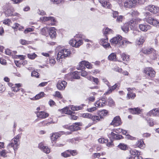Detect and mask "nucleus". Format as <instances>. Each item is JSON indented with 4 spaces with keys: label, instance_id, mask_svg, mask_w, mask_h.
<instances>
[{
    "label": "nucleus",
    "instance_id": "1",
    "mask_svg": "<svg viewBox=\"0 0 159 159\" xmlns=\"http://www.w3.org/2000/svg\"><path fill=\"white\" fill-rule=\"evenodd\" d=\"M71 52L70 49H65L61 46H58L55 49V54L57 55V60H60L62 59L70 56Z\"/></svg>",
    "mask_w": 159,
    "mask_h": 159
},
{
    "label": "nucleus",
    "instance_id": "2",
    "mask_svg": "<svg viewBox=\"0 0 159 159\" xmlns=\"http://www.w3.org/2000/svg\"><path fill=\"white\" fill-rule=\"evenodd\" d=\"M20 135H18L14 139H12L11 143L9 144L7 146L8 149H10L12 148L15 151L16 150L20 143Z\"/></svg>",
    "mask_w": 159,
    "mask_h": 159
},
{
    "label": "nucleus",
    "instance_id": "3",
    "mask_svg": "<svg viewBox=\"0 0 159 159\" xmlns=\"http://www.w3.org/2000/svg\"><path fill=\"white\" fill-rule=\"evenodd\" d=\"M140 0H125L123 3L124 6L125 8H132L137 2L139 3Z\"/></svg>",
    "mask_w": 159,
    "mask_h": 159
},
{
    "label": "nucleus",
    "instance_id": "4",
    "mask_svg": "<svg viewBox=\"0 0 159 159\" xmlns=\"http://www.w3.org/2000/svg\"><path fill=\"white\" fill-rule=\"evenodd\" d=\"M141 52L145 54H152L153 57H152V59H154L156 57V55L157 54L156 51L152 48H143L141 51Z\"/></svg>",
    "mask_w": 159,
    "mask_h": 159
},
{
    "label": "nucleus",
    "instance_id": "5",
    "mask_svg": "<svg viewBox=\"0 0 159 159\" xmlns=\"http://www.w3.org/2000/svg\"><path fill=\"white\" fill-rule=\"evenodd\" d=\"M122 39V37L118 35L111 39L110 40V42L112 45H115L118 47H120L121 46Z\"/></svg>",
    "mask_w": 159,
    "mask_h": 159
},
{
    "label": "nucleus",
    "instance_id": "6",
    "mask_svg": "<svg viewBox=\"0 0 159 159\" xmlns=\"http://www.w3.org/2000/svg\"><path fill=\"white\" fill-rule=\"evenodd\" d=\"M107 102L105 96L101 97L99 100L97 101L94 104L95 107H102L106 105Z\"/></svg>",
    "mask_w": 159,
    "mask_h": 159
},
{
    "label": "nucleus",
    "instance_id": "7",
    "mask_svg": "<svg viewBox=\"0 0 159 159\" xmlns=\"http://www.w3.org/2000/svg\"><path fill=\"white\" fill-rule=\"evenodd\" d=\"M69 43L72 47L78 48L83 44V41L82 40H78L75 39H73L70 41Z\"/></svg>",
    "mask_w": 159,
    "mask_h": 159
},
{
    "label": "nucleus",
    "instance_id": "8",
    "mask_svg": "<svg viewBox=\"0 0 159 159\" xmlns=\"http://www.w3.org/2000/svg\"><path fill=\"white\" fill-rule=\"evenodd\" d=\"M143 72L145 74L150 77H154L155 76V72L153 69L150 67L145 68L143 70Z\"/></svg>",
    "mask_w": 159,
    "mask_h": 159
},
{
    "label": "nucleus",
    "instance_id": "9",
    "mask_svg": "<svg viewBox=\"0 0 159 159\" xmlns=\"http://www.w3.org/2000/svg\"><path fill=\"white\" fill-rule=\"evenodd\" d=\"M4 9L5 10V14L7 16H12L13 13V9H11V6L9 3H6L4 6Z\"/></svg>",
    "mask_w": 159,
    "mask_h": 159
},
{
    "label": "nucleus",
    "instance_id": "10",
    "mask_svg": "<svg viewBox=\"0 0 159 159\" xmlns=\"http://www.w3.org/2000/svg\"><path fill=\"white\" fill-rule=\"evenodd\" d=\"M80 72L75 71L67 75V77L69 80H71L73 79H78L80 78Z\"/></svg>",
    "mask_w": 159,
    "mask_h": 159
},
{
    "label": "nucleus",
    "instance_id": "11",
    "mask_svg": "<svg viewBox=\"0 0 159 159\" xmlns=\"http://www.w3.org/2000/svg\"><path fill=\"white\" fill-rule=\"evenodd\" d=\"M145 9L146 10H148L154 14L159 12V7L154 5H148L146 7Z\"/></svg>",
    "mask_w": 159,
    "mask_h": 159
},
{
    "label": "nucleus",
    "instance_id": "12",
    "mask_svg": "<svg viewBox=\"0 0 159 159\" xmlns=\"http://www.w3.org/2000/svg\"><path fill=\"white\" fill-rule=\"evenodd\" d=\"M86 66L87 68L91 69L92 68V65L88 61H83L80 62L79 63V69L81 70Z\"/></svg>",
    "mask_w": 159,
    "mask_h": 159
},
{
    "label": "nucleus",
    "instance_id": "13",
    "mask_svg": "<svg viewBox=\"0 0 159 159\" xmlns=\"http://www.w3.org/2000/svg\"><path fill=\"white\" fill-rule=\"evenodd\" d=\"M40 19L44 21H50L51 22V25H55L56 20L55 18L52 16L45 17L43 16L40 18Z\"/></svg>",
    "mask_w": 159,
    "mask_h": 159
},
{
    "label": "nucleus",
    "instance_id": "14",
    "mask_svg": "<svg viewBox=\"0 0 159 159\" xmlns=\"http://www.w3.org/2000/svg\"><path fill=\"white\" fill-rule=\"evenodd\" d=\"M38 147L42 151L46 154H48L50 152V150L49 148L45 145L42 143L39 144Z\"/></svg>",
    "mask_w": 159,
    "mask_h": 159
},
{
    "label": "nucleus",
    "instance_id": "15",
    "mask_svg": "<svg viewBox=\"0 0 159 159\" xmlns=\"http://www.w3.org/2000/svg\"><path fill=\"white\" fill-rule=\"evenodd\" d=\"M67 82L64 80H59L57 83V86L59 90H63L66 86Z\"/></svg>",
    "mask_w": 159,
    "mask_h": 159
},
{
    "label": "nucleus",
    "instance_id": "16",
    "mask_svg": "<svg viewBox=\"0 0 159 159\" xmlns=\"http://www.w3.org/2000/svg\"><path fill=\"white\" fill-rule=\"evenodd\" d=\"M121 124V119L119 116H117L114 118L110 124L114 126H118Z\"/></svg>",
    "mask_w": 159,
    "mask_h": 159
},
{
    "label": "nucleus",
    "instance_id": "17",
    "mask_svg": "<svg viewBox=\"0 0 159 159\" xmlns=\"http://www.w3.org/2000/svg\"><path fill=\"white\" fill-rule=\"evenodd\" d=\"M147 22L149 24L155 26L156 27L159 26V21L153 18L149 17L147 19Z\"/></svg>",
    "mask_w": 159,
    "mask_h": 159
},
{
    "label": "nucleus",
    "instance_id": "18",
    "mask_svg": "<svg viewBox=\"0 0 159 159\" xmlns=\"http://www.w3.org/2000/svg\"><path fill=\"white\" fill-rule=\"evenodd\" d=\"M120 85L119 83H117L115 84L114 85L111 87H110V86H109L108 90L105 92L104 95H107L110 94L116 88H119L120 86Z\"/></svg>",
    "mask_w": 159,
    "mask_h": 159
},
{
    "label": "nucleus",
    "instance_id": "19",
    "mask_svg": "<svg viewBox=\"0 0 159 159\" xmlns=\"http://www.w3.org/2000/svg\"><path fill=\"white\" fill-rule=\"evenodd\" d=\"M148 116H159V109L155 108L153 109L147 113Z\"/></svg>",
    "mask_w": 159,
    "mask_h": 159
},
{
    "label": "nucleus",
    "instance_id": "20",
    "mask_svg": "<svg viewBox=\"0 0 159 159\" xmlns=\"http://www.w3.org/2000/svg\"><path fill=\"white\" fill-rule=\"evenodd\" d=\"M99 2L101 4L102 7L107 8H111L112 7L111 5L108 0H99Z\"/></svg>",
    "mask_w": 159,
    "mask_h": 159
},
{
    "label": "nucleus",
    "instance_id": "21",
    "mask_svg": "<svg viewBox=\"0 0 159 159\" xmlns=\"http://www.w3.org/2000/svg\"><path fill=\"white\" fill-rule=\"evenodd\" d=\"M108 39L107 37L106 39H102L100 41V44L102 45L105 48H109L110 47L109 43H108Z\"/></svg>",
    "mask_w": 159,
    "mask_h": 159
},
{
    "label": "nucleus",
    "instance_id": "22",
    "mask_svg": "<svg viewBox=\"0 0 159 159\" xmlns=\"http://www.w3.org/2000/svg\"><path fill=\"white\" fill-rule=\"evenodd\" d=\"M49 34L50 37L52 39L56 37V32L55 28L51 27L49 28Z\"/></svg>",
    "mask_w": 159,
    "mask_h": 159
},
{
    "label": "nucleus",
    "instance_id": "23",
    "mask_svg": "<svg viewBox=\"0 0 159 159\" xmlns=\"http://www.w3.org/2000/svg\"><path fill=\"white\" fill-rule=\"evenodd\" d=\"M48 113L43 111L38 112L37 113V116L41 118H45L48 117Z\"/></svg>",
    "mask_w": 159,
    "mask_h": 159
},
{
    "label": "nucleus",
    "instance_id": "24",
    "mask_svg": "<svg viewBox=\"0 0 159 159\" xmlns=\"http://www.w3.org/2000/svg\"><path fill=\"white\" fill-rule=\"evenodd\" d=\"M108 113V111L106 110H103L99 111L98 113V116H99L102 119H103L104 117L106 116Z\"/></svg>",
    "mask_w": 159,
    "mask_h": 159
},
{
    "label": "nucleus",
    "instance_id": "25",
    "mask_svg": "<svg viewBox=\"0 0 159 159\" xmlns=\"http://www.w3.org/2000/svg\"><path fill=\"white\" fill-rule=\"evenodd\" d=\"M108 59L111 61H120L119 60H118L116 58V54L115 53H111L108 57Z\"/></svg>",
    "mask_w": 159,
    "mask_h": 159
},
{
    "label": "nucleus",
    "instance_id": "26",
    "mask_svg": "<svg viewBox=\"0 0 159 159\" xmlns=\"http://www.w3.org/2000/svg\"><path fill=\"white\" fill-rule=\"evenodd\" d=\"M129 111L133 114H140L141 110L138 107L134 108H129Z\"/></svg>",
    "mask_w": 159,
    "mask_h": 159
},
{
    "label": "nucleus",
    "instance_id": "27",
    "mask_svg": "<svg viewBox=\"0 0 159 159\" xmlns=\"http://www.w3.org/2000/svg\"><path fill=\"white\" fill-rule=\"evenodd\" d=\"M139 27L141 30L144 32H146L150 29V26L148 25L140 24L139 25Z\"/></svg>",
    "mask_w": 159,
    "mask_h": 159
},
{
    "label": "nucleus",
    "instance_id": "28",
    "mask_svg": "<svg viewBox=\"0 0 159 159\" xmlns=\"http://www.w3.org/2000/svg\"><path fill=\"white\" fill-rule=\"evenodd\" d=\"M135 146L136 147H139L141 149H143L145 146L143 141L141 139L138 140L136 142Z\"/></svg>",
    "mask_w": 159,
    "mask_h": 159
},
{
    "label": "nucleus",
    "instance_id": "29",
    "mask_svg": "<svg viewBox=\"0 0 159 159\" xmlns=\"http://www.w3.org/2000/svg\"><path fill=\"white\" fill-rule=\"evenodd\" d=\"M110 134L113 138L116 140H119L123 138V137L122 136L116 134L112 132Z\"/></svg>",
    "mask_w": 159,
    "mask_h": 159
},
{
    "label": "nucleus",
    "instance_id": "30",
    "mask_svg": "<svg viewBox=\"0 0 159 159\" xmlns=\"http://www.w3.org/2000/svg\"><path fill=\"white\" fill-rule=\"evenodd\" d=\"M60 134L57 133H55L53 134L51 136V139L52 142L56 140L57 139L60 137Z\"/></svg>",
    "mask_w": 159,
    "mask_h": 159
},
{
    "label": "nucleus",
    "instance_id": "31",
    "mask_svg": "<svg viewBox=\"0 0 159 159\" xmlns=\"http://www.w3.org/2000/svg\"><path fill=\"white\" fill-rule=\"evenodd\" d=\"M62 113L71 115L73 112L70 110H69L67 107L64 108L60 110Z\"/></svg>",
    "mask_w": 159,
    "mask_h": 159
},
{
    "label": "nucleus",
    "instance_id": "32",
    "mask_svg": "<svg viewBox=\"0 0 159 159\" xmlns=\"http://www.w3.org/2000/svg\"><path fill=\"white\" fill-rule=\"evenodd\" d=\"M136 96V94L135 93L131 92H129L127 94L126 98L128 99H134Z\"/></svg>",
    "mask_w": 159,
    "mask_h": 159
},
{
    "label": "nucleus",
    "instance_id": "33",
    "mask_svg": "<svg viewBox=\"0 0 159 159\" xmlns=\"http://www.w3.org/2000/svg\"><path fill=\"white\" fill-rule=\"evenodd\" d=\"M122 30L125 33H127L129 30V26L128 24L126 23H125L124 25L121 26Z\"/></svg>",
    "mask_w": 159,
    "mask_h": 159
},
{
    "label": "nucleus",
    "instance_id": "34",
    "mask_svg": "<svg viewBox=\"0 0 159 159\" xmlns=\"http://www.w3.org/2000/svg\"><path fill=\"white\" fill-rule=\"evenodd\" d=\"M121 58L123 61H128L129 59V56L125 53L120 54Z\"/></svg>",
    "mask_w": 159,
    "mask_h": 159
},
{
    "label": "nucleus",
    "instance_id": "35",
    "mask_svg": "<svg viewBox=\"0 0 159 159\" xmlns=\"http://www.w3.org/2000/svg\"><path fill=\"white\" fill-rule=\"evenodd\" d=\"M126 23L128 24V25L130 27L131 29H132L135 26L136 22L134 21V20L132 19Z\"/></svg>",
    "mask_w": 159,
    "mask_h": 159
},
{
    "label": "nucleus",
    "instance_id": "36",
    "mask_svg": "<svg viewBox=\"0 0 159 159\" xmlns=\"http://www.w3.org/2000/svg\"><path fill=\"white\" fill-rule=\"evenodd\" d=\"M103 34L106 37V35L113 33V31L111 29L108 28H106L105 30H103Z\"/></svg>",
    "mask_w": 159,
    "mask_h": 159
},
{
    "label": "nucleus",
    "instance_id": "37",
    "mask_svg": "<svg viewBox=\"0 0 159 159\" xmlns=\"http://www.w3.org/2000/svg\"><path fill=\"white\" fill-rule=\"evenodd\" d=\"M130 153L133 155H140V152L136 149H131L130 151Z\"/></svg>",
    "mask_w": 159,
    "mask_h": 159
},
{
    "label": "nucleus",
    "instance_id": "38",
    "mask_svg": "<svg viewBox=\"0 0 159 159\" xmlns=\"http://www.w3.org/2000/svg\"><path fill=\"white\" fill-rule=\"evenodd\" d=\"M91 119L93 121L96 122L102 120L100 116H97L92 115Z\"/></svg>",
    "mask_w": 159,
    "mask_h": 159
},
{
    "label": "nucleus",
    "instance_id": "39",
    "mask_svg": "<svg viewBox=\"0 0 159 159\" xmlns=\"http://www.w3.org/2000/svg\"><path fill=\"white\" fill-rule=\"evenodd\" d=\"M145 39L144 37L141 36L139 39L136 41V43L138 45L142 44L144 42Z\"/></svg>",
    "mask_w": 159,
    "mask_h": 159
},
{
    "label": "nucleus",
    "instance_id": "40",
    "mask_svg": "<svg viewBox=\"0 0 159 159\" xmlns=\"http://www.w3.org/2000/svg\"><path fill=\"white\" fill-rule=\"evenodd\" d=\"M79 127L75 124L70 126V130L71 131H74L79 129Z\"/></svg>",
    "mask_w": 159,
    "mask_h": 159
},
{
    "label": "nucleus",
    "instance_id": "41",
    "mask_svg": "<svg viewBox=\"0 0 159 159\" xmlns=\"http://www.w3.org/2000/svg\"><path fill=\"white\" fill-rule=\"evenodd\" d=\"M87 78L89 80L92 81L94 82L96 84H98V80L97 78H94L92 76H89Z\"/></svg>",
    "mask_w": 159,
    "mask_h": 159
},
{
    "label": "nucleus",
    "instance_id": "42",
    "mask_svg": "<svg viewBox=\"0 0 159 159\" xmlns=\"http://www.w3.org/2000/svg\"><path fill=\"white\" fill-rule=\"evenodd\" d=\"M44 92H41L37 94L34 97V99L35 100L39 99L43 97L44 96Z\"/></svg>",
    "mask_w": 159,
    "mask_h": 159
},
{
    "label": "nucleus",
    "instance_id": "43",
    "mask_svg": "<svg viewBox=\"0 0 159 159\" xmlns=\"http://www.w3.org/2000/svg\"><path fill=\"white\" fill-rule=\"evenodd\" d=\"M92 115L89 113H84L82 114V116L85 118L92 119Z\"/></svg>",
    "mask_w": 159,
    "mask_h": 159
},
{
    "label": "nucleus",
    "instance_id": "44",
    "mask_svg": "<svg viewBox=\"0 0 159 159\" xmlns=\"http://www.w3.org/2000/svg\"><path fill=\"white\" fill-rule=\"evenodd\" d=\"M131 43V42L126 40H123L122 41L121 40V46H126L128 44Z\"/></svg>",
    "mask_w": 159,
    "mask_h": 159
},
{
    "label": "nucleus",
    "instance_id": "45",
    "mask_svg": "<svg viewBox=\"0 0 159 159\" xmlns=\"http://www.w3.org/2000/svg\"><path fill=\"white\" fill-rule=\"evenodd\" d=\"M118 147L122 150H125L127 148L126 145L123 143H120L118 146Z\"/></svg>",
    "mask_w": 159,
    "mask_h": 159
},
{
    "label": "nucleus",
    "instance_id": "46",
    "mask_svg": "<svg viewBox=\"0 0 159 159\" xmlns=\"http://www.w3.org/2000/svg\"><path fill=\"white\" fill-rule=\"evenodd\" d=\"M27 56L28 57L31 59H34L37 56V55L34 53L33 54H28Z\"/></svg>",
    "mask_w": 159,
    "mask_h": 159
},
{
    "label": "nucleus",
    "instance_id": "47",
    "mask_svg": "<svg viewBox=\"0 0 159 159\" xmlns=\"http://www.w3.org/2000/svg\"><path fill=\"white\" fill-rule=\"evenodd\" d=\"M107 102L108 103V105L110 106H112L114 105V102L111 98H109L107 101Z\"/></svg>",
    "mask_w": 159,
    "mask_h": 159
},
{
    "label": "nucleus",
    "instance_id": "48",
    "mask_svg": "<svg viewBox=\"0 0 159 159\" xmlns=\"http://www.w3.org/2000/svg\"><path fill=\"white\" fill-rule=\"evenodd\" d=\"M49 62L51 66H53L55 64L56 61L54 58L52 57H50L49 59Z\"/></svg>",
    "mask_w": 159,
    "mask_h": 159
},
{
    "label": "nucleus",
    "instance_id": "49",
    "mask_svg": "<svg viewBox=\"0 0 159 159\" xmlns=\"http://www.w3.org/2000/svg\"><path fill=\"white\" fill-rule=\"evenodd\" d=\"M69 152V150L65 151L64 152L61 153V155L64 157H67L70 156V154L68 153V152Z\"/></svg>",
    "mask_w": 159,
    "mask_h": 159
},
{
    "label": "nucleus",
    "instance_id": "50",
    "mask_svg": "<svg viewBox=\"0 0 159 159\" xmlns=\"http://www.w3.org/2000/svg\"><path fill=\"white\" fill-rule=\"evenodd\" d=\"M31 75L32 77L38 78L39 77V73L35 70H33L31 73Z\"/></svg>",
    "mask_w": 159,
    "mask_h": 159
},
{
    "label": "nucleus",
    "instance_id": "51",
    "mask_svg": "<svg viewBox=\"0 0 159 159\" xmlns=\"http://www.w3.org/2000/svg\"><path fill=\"white\" fill-rule=\"evenodd\" d=\"M108 140L105 139L104 138H101L98 139V142L100 143H107Z\"/></svg>",
    "mask_w": 159,
    "mask_h": 159
},
{
    "label": "nucleus",
    "instance_id": "52",
    "mask_svg": "<svg viewBox=\"0 0 159 159\" xmlns=\"http://www.w3.org/2000/svg\"><path fill=\"white\" fill-rule=\"evenodd\" d=\"M11 23V21L9 19H7L5 20L3 22V24L8 25H10V23Z\"/></svg>",
    "mask_w": 159,
    "mask_h": 159
},
{
    "label": "nucleus",
    "instance_id": "53",
    "mask_svg": "<svg viewBox=\"0 0 159 159\" xmlns=\"http://www.w3.org/2000/svg\"><path fill=\"white\" fill-rule=\"evenodd\" d=\"M41 31L43 35H46L47 34V32H48V30L46 28H44L42 29Z\"/></svg>",
    "mask_w": 159,
    "mask_h": 159
},
{
    "label": "nucleus",
    "instance_id": "54",
    "mask_svg": "<svg viewBox=\"0 0 159 159\" xmlns=\"http://www.w3.org/2000/svg\"><path fill=\"white\" fill-rule=\"evenodd\" d=\"M82 108L81 107H80V106L78 107H73L72 106L71 107V109L72 110L75 111H78L79 110H81Z\"/></svg>",
    "mask_w": 159,
    "mask_h": 159
},
{
    "label": "nucleus",
    "instance_id": "55",
    "mask_svg": "<svg viewBox=\"0 0 159 159\" xmlns=\"http://www.w3.org/2000/svg\"><path fill=\"white\" fill-rule=\"evenodd\" d=\"M51 1L54 2V3L56 4H58L64 2V0H51Z\"/></svg>",
    "mask_w": 159,
    "mask_h": 159
},
{
    "label": "nucleus",
    "instance_id": "56",
    "mask_svg": "<svg viewBox=\"0 0 159 159\" xmlns=\"http://www.w3.org/2000/svg\"><path fill=\"white\" fill-rule=\"evenodd\" d=\"M123 19V16H119L117 17L116 21L118 22H121Z\"/></svg>",
    "mask_w": 159,
    "mask_h": 159
},
{
    "label": "nucleus",
    "instance_id": "57",
    "mask_svg": "<svg viewBox=\"0 0 159 159\" xmlns=\"http://www.w3.org/2000/svg\"><path fill=\"white\" fill-rule=\"evenodd\" d=\"M89 102H93L95 100V97L94 96H90L87 98Z\"/></svg>",
    "mask_w": 159,
    "mask_h": 159
},
{
    "label": "nucleus",
    "instance_id": "58",
    "mask_svg": "<svg viewBox=\"0 0 159 159\" xmlns=\"http://www.w3.org/2000/svg\"><path fill=\"white\" fill-rule=\"evenodd\" d=\"M147 123L150 126H152L154 125L153 121L152 119H149L148 120Z\"/></svg>",
    "mask_w": 159,
    "mask_h": 159
},
{
    "label": "nucleus",
    "instance_id": "59",
    "mask_svg": "<svg viewBox=\"0 0 159 159\" xmlns=\"http://www.w3.org/2000/svg\"><path fill=\"white\" fill-rule=\"evenodd\" d=\"M34 30V29L32 28H28L26 29L24 31V33L27 34L29 32L32 31Z\"/></svg>",
    "mask_w": 159,
    "mask_h": 159
},
{
    "label": "nucleus",
    "instance_id": "60",
    "mask_svg": "<svg viewBox=\"0 0 159 159\" xmlns=\"http://www.w3.org/2000/svg\"><path fill=\"white\" fill-rule=\"evenodd\" d=\"M6 151L4 150H2L0 152V154L1 156L3 157L6 156Z\"/></svg>",
    "mask_w": 159,
    "mask_h": 159
},
{
    "label": "nucleus",
    "instance_id": "61",
    "mask_svg": "<svg viewBox=\"0 0 159 159\" xmlns=\"http://www.w3.org/2000/svg\"><path fill=\"white\" fill-rule=\"evenodd\" d=\"M5 53L7 55H13L11 51L9 49H7L5 51Z\"/></svg>",
    "mask_w": 159,
    "mask_h": 159
},
{
    "label": "nucleus",
    "instance_id": "62",
    "mask_svg": "<svg viewBox=\"0 0 159 159\" xmlns=\"http://www.w3.org/2000/svg\"><path fill=\"white\" fill-rule=\"evenodd\" d=\"M55 96L58 98H62V96L61 94L60 93L59 91H56L55 92Z\"/></svg>",
    "mask_w": 159,
    "mask_h": 159
},
{
    "label": "nucleus",
    "instance_id": "63",
    "mask_svg": "<svg viewBox=\"0 0 159 159\" xmlns=\"http://www.w3.org/2000/svg\"><path fill=\"white\" fill-rule=\"evenodd\" d=\"M139 15V13L137 11H134L131 12V15L132 16H135Z\"/></svg>",
    "mask_w": 159,
    "mask_h": 159
},
{
    "label": "nucleus",
    "instance_id": "64",
    "mask_svg": "<svg viewBox=\"0 0 159 159\" xmlns=\"http://www.w3.org/2000/svg\"><path fill=\"white\" fill-rule=\"evenodd\" d=\"M80 72V75H81L82 76H85L87 75V73L85 71L83 70Z\"/></svg>",
    "mask_w": 159,
    "mask_h": 159
}]
</instances>
